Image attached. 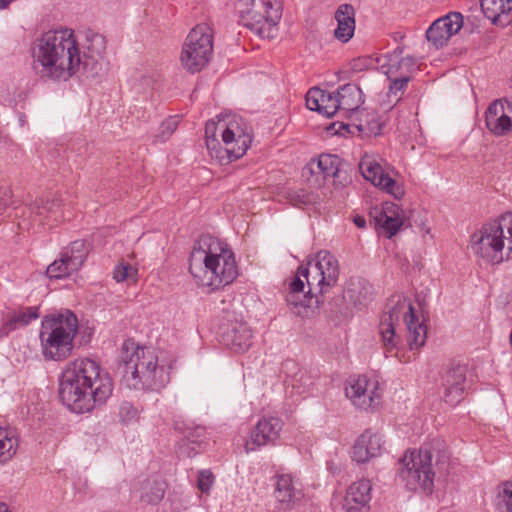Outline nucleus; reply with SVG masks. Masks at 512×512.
I'll use <instances>...</instances> for the list:
<instances>
[{
  "instance_id": "obj_1",
  "label": "nucleus",
  "mask_w": 512,
  "mask_h": 512,
  "mask_svg": "<svg viewBox=\"0 0 512 512\" xmlns=\"http://www.w3.org/2000/svg\"><path fill=\"white\" fill-rule=\"evenodd\" d=\"M106 50L105 37L91 29L76 33L57 27L41 33L31 45L32 66L46 82L64 83L76 76L86 59L97 61Z\"/></svg>"
},
{
  "instance_id": "obj_2",
  "label": "nucleus",
  "mask_w": 512,
  "mask_h": 512,
  "mask_svg": "<svg viewBox=\"0 0 512 512\" xmlns=\"http://www.w3.org/2000/svg\"><path fill=\"white\" fill-rule=\"evenodd\" d=\"M112 393V378L97 360L78 357L63 367L59 395L72 412L89 413L104 405Z\"/></svg>"
},
{
  "instance_id": "obj_3",
  "label": "nucleus",
  "mask_w": 512,
  "mask_h": 512,
  "mask_svg": "<svg viewBox=\"0 0 512 512\" xmlns=\"http://www.w3.org/2000/svg\"><path fill=\"white\" fill-rule=\"evenodd\" d=\"M189 272L198 287L211 293L233 283L238 276V267L234 252L227 243L211 235H203L191 251Z\"/></svg>"
},
{
  "instance_id": "obj_4",
  "label": "nucleus",
  "mask_w": 512,
  "mask_h": 512,
  "mask_svg": "<svg viewBox=\"0 0 512 512\" xmlns=\"http://www.w3.org/2000/svg\"><path fill=\"white\" fill-rule=\"evenodd\" d=\"M339 276L337 258L329 251H319L306 265L299 266L289 284L286 302L291 311L305 317L313 297L324 294L334 287Z\"/></svg>"
},
{
  "instance_id": "obj_5",
  "label": "nucleus",
  "mask_w": 512,
  "mask_h": 512,
  "mask_svg": "<svg viewBox=\"0 0 512 512\" xmlns=\"http://www.w3.org/2000/svg\"><path fill=\"white\" fill-rule=\"evenodd\" d=\"M205 140L210 156L225 165L246 154L253 140V132L241 116L225 113L206 123Z\"/></svg>"
},
{
  "instance_id": "obj_6",
  "label": "nucleus",
  "mask_w": 512,
  "mask_h": 512,
  "mask_svg": "<svg viewBox=\"0 0 512 512\" xmlns=\"http://www.w3.org/2000/svg\"><path fill=\"white\" fill-rule=\"evenodd\" d=\"M450 454L446 442L433 438L424 442L419 449L409 450L401 459L399 477L410 491L418 489L431 493L434 487V466L446 473Z\"/></svg>"
},
{
  "instance_id": "obj_7",
  "label": "nucleus",
  "mask_w": 512,
  "mask_h": 512,
  "mask_svg": "<svg viewBox=\"0 0 512 512\" xmlns=\"http://www.w3.org/2000/svg\"><path fill=\"white\" fill-rule=\"evenodd\" d=\"M400 321L405 325L406 341L410 350H417L426 342L427 328L415 314L410 300L403 295H393L379 322V335L386 354L398 356L401 336L397 328Z\"/></svg>"
},
{
  "instance_id": "obj_8",
  "label": "nucleus",
  "mask_w": 512,
  "mask_h": 512,
  "mask_svg": "<svg viewBox=\"0 0 512 512\" xmlns=\"http://www.w3.org/2000/svg\"><path fill=\"white\" fill-rule=\"evenodd\" d=\"M120 358L124 377L133 389L159 390L169 382L168 367L160 362L151 348L139 346L129 339L122 344Z\"/></svg>"
},
{
  "instance_id": "obj_9",
  "label": "nucleus",
  "mask_w": 512,
  "mask_h": 512,
  "mask_svg": "<svg viewBox=\"0 0 512 512\" xmlns=\"http://www.w3.org/2000/svg\"><path fill=\"white\" fill-rule=\"evenodd\" d=\"M78 330V318L68 309L45 315L39 329L40 351L43 358L56 362L68 359L74 350Z\"/></svg>"
},
{
  "instance_id": "obj_10",
  "label": "nucleus",
  "mask_w": 512,
  "mask_h": 512,
  "mask_svg": "<svg viewBox=\"0 0 512 512\" xmlns=\"http://www.w3.org/2000/svg\"><path fill=\"white\" fill-rule=\"evenodd\" d=\"M468 248L475 257L490 265L512 259V212L504 213L474 231Z\"/></svg>"
},
{
  "instance_id": "obj_11",
  "label": "nucleus",
  "mask_w": 512,
  "mask_h": 512,
  "mask_svg": "<svg viewBox=\"0 0 512 512\" xmlns=\"http://www.w3.org/2000/svg\"><path fill=\"white\" fill-rule=\"evenodd\" d=\"M235 10L239 22L261 38L277 35L282 17L281 0H237Z\"/></svg>"
},
{
  "instance_id": "obj_12",
  "label": "nucleus",
  "mask_w": 512,
  "mask_h": 512,
  "mask_svg": "<svg viewBox=\"0 0 512 512\" xmlns=\"http://www.w3.org/2000/svg\"><path fill=\"white\" fill-rule=\"evenodd\" d=\"M213 55V30L208 24H198L187 35L180 55L182 67L191 73L201 71Z\"/></svg>"
},
{
  "instance_id": "obj_13",
  "label": "nucleus",
  "mask_w": 512,
  "mask_h": 512,
  "mask_svg": "<svg viewBox=\"0 0 512 512\" xmlns=\"http://www.w3.org/2000/svg\"><path fill=\"white\" fill-rule=\"evenodd\" d=\"M345 395L355 408L375 411L381 405L383 387L375 375H358L347 381Z\"/></svg>"
},
{
  "instance_id": "obj_14",
  "label": "nucleus",
  "mask_w": 512,
  "mask_h": 512,
  "mask_svg": "<svg viewBox=\"0 0 512 512\" xmlns=\"http://www.w3.org/2000/svg\"><path fill=\"white\" fill-rule=\"evenodd\" d=\"M381 161L382 158L379 155L365 153L359 162V170L362 176L381 191L397 200L402 199L405 195L403 183L385 172Z\"/></svg>"
},
{
  "instance_id": "obj_15",
  "label": "nucleus",
  "mask_w": 512,
  "mask_h": 512,
  "mask_svg": "<svg viewBox=\"0 0 512 512\" xmlns=\"http://www.w3.org/2000/svg\"><path fill=\"white\" fill-rule=\"evenodd\" d=\"M219 341L235 353H245L252 345L253 331L241 319L227 318L218 330Z\"/></svg>"
},
{
  "instance_id": "obj_16",
  "label": "nucleus",
  "mask_w": 512,
  "mask_h": 512,
  "mask_svg": "<svg viewBox=\"0 0 512 512\" xmlns=\"http://www.w3.org/2000/svg\"><path fill=\"white\" fill-rule=\"evenodd\" d=\"M284 422L277 416H263L250 431L244 448L246 452L259 450L261 447L274 445L280 439Z\"/></svg>"
},
{
  "instance_id": "obj_17",
  "label": "nucleus",
  "mask_w": 512,
  "mask_h": 512,
  "mask_svg": "<svg viewBox=\"0 0 512 512\" xmlns=\"http://www.w3.org/2000/svg\"><path fill=\"white\" fill-rule=\"evenodd\" d=\"M86 257L87 251L84 242L75 241L47 267L46 274L49 278L54 279L68 277L80 270Z\"/></svg>"
},
{
  "instance_id": "obj_18",
  "label": "nucleus",
  "mask_w": 512,
  "mask_h": 512,
  "mask_svg": "<svg viewBox=\"0 0 512 512\" xmlns=\"http://www.w3.org/2000/svg\"><path fill=\"white\" fill-rule=\"evenodd\" d=\"M61 216L59 200H36L22 210L19 227L25 230L34 229L44 224L45 219L58 220Z\"/></svg>"
},
{
  "instance_id": "obj_19",
  "label": "nucleus",
  "mask_w": 512,
  "mask_h": 512,
  "mask_svg": "<svg viewBox=\"0 0 512 512\" xmlns=\"http://www.w3.org/2000/svg\"><path fill=\"white\" fill-rule=\"evenodd\" d=\"M386 452V440L380 432L365 430L356 439L352 449V459L357 463H367Z\"/></svg>"
},
{
  "instance_id": "obj_20",
  "label": "nucleus",
  "mask_w": 512,
  "mask_h": 512,
  "mask_svg": "<svg viewBox=\"0 0 512 512\" xmlns=\"http://www.w3.org/2000/svg\"><path fill=\"white\" fill-rule=\"evenodd\" d=\"M463 27V15L449 12L435 20L426 31V38L435 48L445 46L449 39Z\"/></svg>"
},
{
  "instance_id": "obj_21",
  "label": "nucleus",
  "mask_w": 512,
  "mask_h": 512,
  "mask_svg": "<svg viewBox=\"0 0 512 512\" xmlns=\"http://www.w3.org/2000/svg\"><path fill=\"white\" fill-rule=\"evenodd\" d=\"M273 495L278 507L282 510L294 509L304 497L299 480L291 474L276 476Z\"/></svg>"
},
{
  "instance_id": "obj_22",
  "label": "nucleus",
  "mask_w": 512,
  "mask_h": 512,
  "mask_svg": "<svg viewBox=\"0 0 512 512\" xmlns=\"http://www.w3.org/2000/svg\"><path fill=\"white\" fill-rule=\"evenodd\" d=\"M376 62L387 77H413L419 69L416 59L410 55L403 56L400 48L376 58Z\"/></svg>"
},
{
  "instance_id": "obj_23",
  "label": "nucleus",
  "mask_w": 512,
  "mask_h": 512,
  "mask_svg": "<svg viewBox=\"0 0 512 512\" xmlns=\"http://www.w3.org/2000/svg\"><path fill=\"white\" fill-rule=\"evenodd\" d=\"M466 372L465 365H451L443 377V399L444 401L455 406L464 399L466 388Z\"/></svg>"
},
{
  "instance_id": "obj_24",
  "label": "nucleus",
  "mask_w": 512,
  "mask_h": 512,
  "mask_svg": "<svg viewBox=\"0 0 512 512\" xmlns=\"http://www.w3.org/2000/svg\"><path fill=\"white\" fill-rule=\"evenodd\" d=\"M371 483L360 480L352 483L344 497L343 508L346 512H364L371 500Z\"/></svg>"
},
{
  "instance_id": "obj_25",
  "label": "nucleus",
  "mask_w": 512,
  "mask_h": 512,
  "mask_svg": "<svg viewBox=\"0 0 512 512\" xmlns=\"http://www.w3.org/2000/svg\"><path fill=\"white\" fill-rule=\"evenodd\" d=\"M485 124L490 133L504 136L512 130L511 119L506 114L503 99L493 101L485 113Z\"/></svg>"
},
{
  "instance_id": "obj_26",
  "label": "nucleus",
  "mask_w": 512,
  "mask_h": 512,
  "mask_svg": "<svg viewBox=\"0 0 512 512\" xmlns=\"http://www.w3.org/2000/svg\"><path fill=\"white\" fill-rule=\"evenodd\" d=\"M375 221L381 232L387 238H392L404 224L403 211L395 203H385Z\"/></svg>"
},
{
  "instance_id": "obj_27",
  "label": "nucleus",
  "mask_w": 512,
  "mask_h": 512,
  "mask_svg": "<svg viewBox=\"0 0 512 512\" xmlns=\"http://www.w3.org/2000/svg\"><path fill=\"white\" fill-rule=\"evenodd\" d=\"M306 106L328 118L338 112L337 97L329 91L320 88H311L306 95Z\"/></svg>"
},
{
  "instance_id": "obj_28",
  "label": "nucleus",
  "mask_w": 512,
  "mask_h": 512,
  "mask_svg": "<svg viewBox=\"0 0 512 512\" xmlns=\"http://www.w3.org/2000/svg\"><path fill=\"white\" fill-rule=\"evenodd\" d=\"M481 9L496 26L504 28L512 23V0H481Z\"/></svg>"
},
{
  "instance_id": "obj_29",
  "label": "nucleus",
  "mask_w": 512,
  "mask_h": 512,
  "mask_svg": "<svg viewBox=\"0 0 512 512\" xmlns=\"http://www.w3.org/2000/svg\"><path fill=\"white\" fill-rule=\"evenodd\" d=\"M338 112L344 117H349L363 104V94L358 85L349 83L337 90Z\"/></svg>"
},
{
  "instance_id": "obj_30",
  "label": "nucleus",
  "mask_w": 512,
  "mask_h": 512,
  "mask_svg": "<svg viewBox=\"0 0 512 512\" xmlns=\"http://www.w3.org/2000/svg\"><path fill=\"white\" fill-rule=\"evenodd\" d=\"M334 18L337 27L334 30V36L342 43L348 42L355 32V10L350 4H342L335 11Z\"/></svg>"
},
{
  "instance_id": "obj_31",
  "label": "nucleus",
  "mask_w": 512,
  "mask_h": 512,
  "mask_svg": "<svg viewBox=\"0 0 512 512\" xmlns=\"http://www.w3.org/2000/svg\"><path fill=\"white\" fill-rule=\"evenodd\" d=\"M39 318V308L36 306L20 307L7 313L0 333L8 335L10 332L28 326Z\"/></svg>"
},
{
  "instance_id": "obj_32",
  "label": "nucleus",
  "mask_w": 512,
  "mask_h": 512,
  "mask_svg": "<svg viewBox=\"0 0 512 512\" xmlns=\"http://www.w3.org/2000/svg\"><path fill=\"white\" fill-rule=\"evenodd\" d=\"M344 297L357 308L365 307L372 299V287L362 280H351Z\"/></svg>"
},
{
  "instance_id": "obj_33",
  "label": "nucleus",
  "mask_w": 512,
  "mask_h": 512,
  "mask_svg": "<svg viewBox=\"0 0 512 512\" xmlns=\"http://www.w3.org/2000/svg\"><path fill=\"white\" fill-rule=\"evenodd\" d=\"M19 440L14 431L0 427V465L9 462L16 454Z\"/></svg>"
},
{
  "instance_id": "obj_34",
  "label": "nucleus",
  "mask_w": 512,
  "mask_h": 512,
  "mask_svg": "<svg viewBox=\"0 0 512 512\" xmlns=\"http://www.w3.org/2000/svg\"><path fill=\"white\" fill-rule=\"evenodd\" d=\"M340 160L335 155L322 154L315 163L316 167H312L311 171L322 176L324 180L335 178L339 174Z\"/></svg>"
},
{
  "instance_id": "obj_35",
  "label": "nucleus",
  "mask_w": 512,
  "mask_h": 512,
  "mask_svg": "<svg viewBox=\"0 0 512 512\" xmlns=\"http://www.w3.org/2000/svg\"><path fill=\"white\" fill-rule=\"evenodd\" d=\"M166 484L161 479H148L141 488L142 501L149 504H158L164 497Z\"/></svg>"
},
{
  "instance_id": "obj_36",
  "label": "nucleus",
  "mask_w": 512,
  "mask_h": 512,
  "mask_svg": "<svg viewBox=\"0 0 512 512\" xmlns=\"http://www.w3.org/2000/svg\"><path fill=\"white\" fill-rule=\"evenodd\" d=\"M140 410L128 401H124L119 405L118 418L124 425L136 423L139 419Z\"/></svg>"
},
{
  "instance_id": "obj_37",
  "label": "nucleus",
  "mask_w": 512,
  "mask_h": 512,
  "mask_svg": "<svg viewBox=\"0 0 512 512\" xmlns=\"http://www.w3.org/2000/svg\"><path fill=\"white\" fill-rule=\"evenodd\" d=\"M113 279L116 282H132L137 280V269L128 263H120L113 270Z\"/></svg>"
},
{
  "instance_id": "obj_38",
  "label": "nucleus",
  "mask_w": 512,
  "mask_h": 512,
  "mask_svg": "<svg viewBox=\"0 0 512 512\" xmlns=\"http://www.w3.org/2000/svg\"><path fill=\"white\" fill-rule=\"evenodd\" d=\"M413 77H388L389 84V96L394 97L395 101H399L401 96L406 89L408 83Z\"/></svg>"
},
{
  "instance_id": "obj_39",
  "label": "nucleus",
  "mask_w": 512,
  "mask_h": 512,
  "mask_svg": "<svg viewBox=\"0 0 512 512\" xmlns=\"http://www.w3.org/2000/svg\"><path fill=\"white\" fill-rule=\"evenodd\" d=\"M180 118L179 116H171L162 122L160 126V133L157 135V138L164 142L166 141L173 132L177 129Z\"/></svg>"
},
{
  "instance_id": "obj_40",
  "label": "nucleus",
  "mask_w": 512,
  "mask_h": 512,
  "mask_svg": "<svg viewBox=\"0 0 512 512\" xmlns=\"http://www.w3.org/2000/svg\"><path fill=\"white\" fill-rule=\"evenodd\" d=\"M498 505L504 507L507 512H512V482L502 485L498 493Z\"/></svg>"
},
{
  "instance_id": "obj_41",
  "label": "nucleus",
  "mask_w": 512,
  "mask_h": 512,
  "mask_svg": "<svg viewBox=\"0 0 512 512\" xmlns=\"http://www.w3.org/2000/svg\"><path fill=\"white\" fill-rule=\"evenodd\" d=\"M214 482L215 477L210 470L204 469L198 472L197 487L202 492H209L212 486L214 485Z\"/></svg>"
},
{
  "instance_id": "obj_42",
  "label": "nucleus",
  "mask_w": 512,
  "mask_h": 512,
  "mask_svg": "<svg viewBox=\"0 0 512 512\" xmlns=\"http://www.w3.org/2000/svg\"><path fill=\"white\" fill-rule=\"evenodd\" d=\"M353 223L360 229L366 227V220L363 216L356 215L353 217Z\"/></svg>"
},
{
  "instance_id": "obj_43",
  "label": "nucleus",
  "mask_w": 512,
  "mask_h": 512,
  "mask_svg": "<svg viewBox=\"0 0 512 512\" xmlns=\"http://www.w3.org/2000/svg\"><path fill=\"white\" fill-rule=\"evenodd\" d=\"M503 106L505 108L506 114L511 119V124H512V101H509L507 99H503Z\"/></svg>"
},
{
  "instance_id": "obj_44",
  "label": "nucleus",
  "mask_w": 512,
  "mask_h": 512,
  "mask_svg": "<svg viewBox=\"0 0 512 512\" xmlns=\"http://www.w3.org/2000/svg\"><path fill=\"white\" fill-rule=\"evenodd\" d=\"M0 512H13L7 504L0 502Z\"/></svg>"
},
{
  "instance_id": "obj_45",
  "label": "nucleus",
  "mask_w": 512,
  "mask_h": 512,
  "mask_svg": "<svg viewBox=\"0 0 512 512\" xmlns=\"http://www.w3.org/2000/svg\"><path fill=\"white\" fill-rule=\"evenodd\" d=\"M14 0H0V9H5Z\"/></svg>"
},
{
  "instance_id": "obj_46",
  "label": "nucleus",
  "mask_w": 512,
  "mask_h": 512,
  "mask_svg": "<svg viewBox=\"0 0 512 512\" xmlns=\"http://www.w3.org/2000/svg\"><path fill=\"white\" fill-rule=\"evenodd\" d=\"M18 120L21 126H24L27 123L26 116L24 114H20Z\"/></svg>"
},
{
  "instance_id": "obj_47",
  "label": "nucleus",
  "mask_w": 512,
  "mask_h": 512,
  "mask_svg": "<svg viewBox=\"0 0 512 512\" xmlns=\"http://www.w3.org/2000/svg\"><path fill=\"white\" fill-rule=\"evenodd\" d=\"M215 137H216V139L220 140L221 139V132H216V136Z\"/></svg>"
},
{
  "instance_id": "obj_48",
  "label": "nucleus",
  "mask_w": 512,
  "mask_h": 512,
  "mask_svg": "<svg viewBox=\"0 0 512 512\" xmlns=\"http://www.w3.org/2000/svg\"><path fill=\"white\" fill-rule=\"evenodd\" d=\"M358 129H359V130H361V131H363V130H364V128H363V126H362V125H359V126H358Z\"/></svg>"
}]
</instances>
